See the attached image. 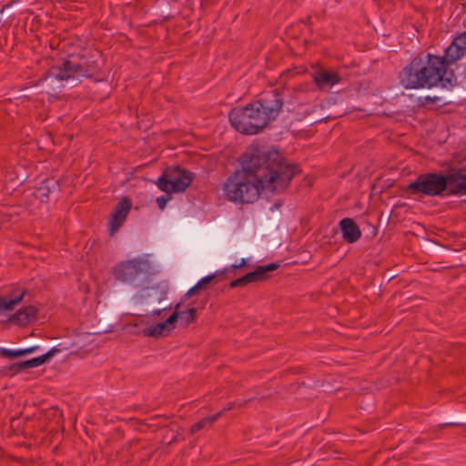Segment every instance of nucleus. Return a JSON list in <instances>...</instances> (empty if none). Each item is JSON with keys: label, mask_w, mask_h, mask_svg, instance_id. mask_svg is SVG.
<instances>
[{"label": "nucleus", "mask_w": 466, "mask_h": 466, "mask_svg": "<svg viewBox=\"0 0 466 466\" xmlns=\"http://www.w3.org/2000/svg\"><path fill=\"white\" fill-rule=\"evenodd\" d=\"M239 163L240 168L228 177L223 187L226 198L234 203H253L264 189L283 192L300 172L280 151L259 144H251Z\"/></svg>", "instance_id": "nucleus-1"}, {"label": "nucleus", "mask_w": 466, "mask_h": 466, "mask_svg": "<svg viewBox=\"0 0 466 466\" xmlns=\"http://www.w3.org/2000/svg\"><path fill=\"white\" fill-rule=\"evenodd\" d=\"M466 55V31L459 34L444 50L443 56L428 53L425 59L414 57L400 73V83L406 89L441 88L454 86L450 66Z\"/></svg>", "instance_id": "nucleus-2"}, {"label": "nucleus", "mask_w": 466, "mask_h": 466, "mask_svg": "<svg viewBox=\"0 0 466 466\" xmlns=\"http://www.w3.org/2000/svg\"><path fill=\"white\" fill-rule=\"evenodd\" d=\"M281 94L275 90L243 106H235L228 113L234 129L244 135H256L275 120L283 107Z\"/></svg>", "instance_id": "nucleus-3"}, {"label": "nucleus", "mask_w": 466, "mask_h": 466, "mask_svg": "<svg viewBox=\"0 0 466 466\" xmlns=\"http://www.w3.org/2000/svg\"><path fill=\"white\" fill-rule=\"evenodd\" d=\"M99 52L93 48H81L78 53L69 54L60 63L54 65L45 73L43 81L52 83L70 79L95 78L99 76L100 68L97 63Z\"/></svg>", "instance_id": "nucleus-4"}, {"label": "nucleus", "mask_w": 466, "mask_h": 466, "mask_svg": "<svg viewBox=\"0 0 466 466\" xmlns=\"http://www.w3.org/2000/svg\"><path fill=\"white\" fill-rule=\"evenodd\" d=\"M154 274L155 269L149 255L120 261L112 268V275L116 280L136 288L140 286L137 282L140 276L149 278Z\"/></svg>", "instance_id": "nucleus-5"}, {"label": "nucleus", "mask_w": 466, "mask_h": 466, "mask_svg": "<svg viewBox=\"0 0 466 466\" xmlns=\"http://www.w3.org/2000/svg\"><path fill=\"white\" fill-rule=\"evenodd\" d=\"M448 190L446 174L441 172L420 174L413 182L406 187V192L410 194H420L429 197L441 196L445 191L448 192Z\"/></svg>", "instance_id": "nucleus-6"}, {"label": "nucleus", "mask_w": 466, "mask_h": 466, "mask_svg": "<svg viewBox=\"0 0 466 466\" xmlns=\"http://www.w3.org/2000/svg\"><path fill=\"white\" fill-rule=\"evenodd\" d=\"M194 174L179 166L167 167L156 181L158 188L167 194L184 192L192 183Z\"/></svg>", "instance_id": "nucleus-7"}, {"label": "nucleus", "mask_w": 466, "mask_h": 466, "mask_svg": "<svg viewBox=\"0 0 466 466\" xmlns=\"http://www.w3.org/2000/svg\"><path fill=\"white\" fill-rule=\"evenodd\" d=\"M449 196H461L466 194V167H453L446 173Z\"/></svg>", "instance_id": "nucleus-8"}, {"label": "nucleus", "mask_w": 466, "mask_h": 466, "mask_svg": "<svg viewBox=\"0 0 466 466\" xmlns=\"http://www.w3.org/2000/svg\"><path fill=\"white\" fill-rule=\"evenodd\" d=\"M131 206V200L127 198H124L117 202L109 220L110 235H114L121 228L130 211Z\"/></svg>", "instance_id": "nucleus-9"}, {"label": "nucleus", "mask_w": 466, "mask_h": 466, "mask_svg": "<svg viewBox=\"0 0 466 466\" xmlns=\"http://www.w3.org/2000/svg\"><path fill=\"white\" fill-rule=\"evenodd\" d=\"M179 318V312H173L165 321L152 325L143 330L146 337L159 338L167 336L175 329V324Z\"/></svg>", "instance_id": "nucleus-10"}, {"label": "nucleus", "mask_w": 466, "mask_h": 466, "mask_svg": "<svg viewBox=\"0 0 466 466\" xmlns=\"http://www.w3.org/2000/svg\"><path fill=\"white\" fill-rule=\"evenodd\" d=\"M60 190V184L58 179L49 177L43 179L40 184L35 188L33 195L35 198L43 203L49 200L50 194Z\"/></svg>", "instance_id": "nucleus-11"}, {"label": "nucleus", "mask_w": 466, "mask_h": 466, "mask_svg": "<svg viewBox=\"0 0 466 466\" xmlns=\"http://www.w3.org/2000/svg\"><path fill=\"white\" fill-rule=\"evenodd\" d=\"M343 239L350 244L355 243L361 238V230L353 218H344L339 223Z\"/></svg>", "instance_id": "nucleus-12"}, {"label": "nucleus", "mask_w": 466, "mask_h": 466, "mask_svg": "<svg viewBox=\"0 0 466 466\" xmlns=\"http://www.w3.org/2000/svg\"><path fill=\"white\" fill-rule=\"evenodd\" d=\"M38 309L33 305L25 306L14 313L8 320L17 326H25L36 319Z\"/></svg>", "instance_id": "nucleus-13"}, {"label": "nucleus", "mask_w": 466, "mask_h": 466, "mask_svg": "<svg viewBox=\"0 0 466 466\" xmlns=\"http://www.w3.org/2000/svg\"><path fill=\"white\" fill-rule=\"evenodd\" d=\"M313 80L319 89L331 88L340 82V76L337 72L322 70L313 75Z\"/></svg>", "instance_id": "nucleus-14"}, {"label": "nucleus", "mask_w": 466, "mask_h": 466, "mask_svg": "<svg viewBox=\"0 0 466 466\" xmlns=\"http://www.w3.org/2000/svg\"><path fill=\"white\" fill-rule=\"evenodd\" d=\"M279 267V265L274 262L257 267L254 271L247 273L249 282L254 283L267 279L269 277L268 273L276 270Z\"/></svg>", "instance_id": "nucleus-15"}, {"label": "nucleus", "mask_w": 466, "mask_h": 466, "mask_svg": "<svg viewBox=\"0 0 466 466\" xmlns=\"http://www.w3.org/2000/svg\"><path fill=\"white\" fill-rule=\"evenodd\" d=\"M224 412L223 410H220L219 412L212 415V416H207L203 418L202 420L197 421L194 423L190 428V433L195 434L198 431H201L207 426H211Z\"/></svg>", "instance_id": "nucleus-16"}, {"label": "nucleus", "mask_w": 466, "mask_h": 466, "mask_svg": "<svg viewBox=\"0 0 466 466\" xmlns=\"http://www.w3.org/2000/svg\"><path fill=\"white\" fill-rule=\"evenodd\" d=\"M38 346H32L26 349L20 350H9V349H0V354L5 358H18L22 356H25L31 354L38 350Z\"/></svg>", "instance_id": "nucleus-17"}, {"label": "nucleus", "mask_w": 466, "mask_h": 466, "mask_svg": "<svg viewBox=\"0 0 466 466\" xmlns=\"http://www.w3.org/2000/svg\"><path fill=\"white\" fill-rule=\"evenodd\" d=\"M59 350L56 348H52L46 353L26 360L28 369L39 367L48 361Z\"/></svg>", "instance_id": "nucleus-18"}, {"label": "nucleus", "mask_w": 466, "mask_h": 466, "mask_svg": "<svg viewBox=\"0 0 466 466\" xmlns=\"http://www.w3.org/2000/svg\"><path fill=\"white\" fill-rule=\"evenodd\" d=\"M179 318L181 319V325L184 327H187L189 324L196 320L197 309L190 308L185 311L179 312Z\"/></svg>", "instance_id": "nucleus-19"}, {"label": "nucleus", "mask_w": 466, "mask_h": 466, "mask_svg": "<svg viewBox=\"0 0 466 466\" xmlns=\"http://www.w3.org/2000/svg\"><path fill=\"white\" fill-rule=\"evenodd\" d=\"M27 294V290L24 288L15 287L10 292L5 294L11 299H15V306L18 305L24 299V297Z\"/></svg>", "instance_id": "nucleus-20"}, {"label": "nucleus", "mask_w": 466, "mask_h": 466, "mask_svg": "<svg viewBox=\"0 0 466 466\" xmlns=\"http://www.w3.org/2000/svg\"><path fill=\"white\" fill-rule=\"evenodd\" d=\"M15 299H11L6 295L0 296V310H13L15 307Z\"/></svg>", "instance_id": "nucleus-21"}, {"label": "nucleus", "mask_w": 466, "mask_h": 466, "mask_svg": "<svg viewBox=\"0 0 466 466\" xmlns=\"http://www.w3.org/2000/svg\"><path fill=\"white\" fill-rule=\"evenodd\" d=\"M248 284H250L248 274L242 276L241 278H238L237 279L232 280L229 283V288L235 289L238 287H244Z\"/></svg>", "instance_id": "nucleus-22"}, {"label": "nucleus", "mask_w": 466, "mask_h": 466, "mask_svg": "<svg viewBox=\"0 0 466 466\" xmlns=\"http://www.w3.org/2000/svg\"><path fill=\"white\" fill-rule=\"evenodd\" d=\"M2 374L4 376H13V375H15L17 373H19V370L17 368V365L16 363H13L7 367H5L2 370H1Z\"/></svg>", "instance_id": "nucleus-23"}, {"label": "nucleus", "mask_w": 466, "mask_h": 466, "mask_svg": "<svg viewBox=\"0 0 466 466\" xmlns=\"http://www.w3.org/2000/svg\"><path fill=\"white\" fill-rule=\"evenodd\" d=\"M219 274L218 273H214V274H210V275H208L204 278H202L197 284V288L198 289H202L206 284H208L211 280H213L217 276H218Z\"/></svg>", "instance_id": "nucleus-24"}, {"label": "nucleus", "mask_w": 466, "mask_h": 466, "mask_svg": "<svg viewBox=\"0 0 466 466\" xmlns=\"http://www.w3.org/2000/svg\"><path fill=\"white\" fill-rule=\"evenodd\" d=\"M440 101H441V97H439V96H425L423 97H420V104L421 106H425V105H428L430 103L437 104Z\"/></svg>", "instance_id": "nucleus-25"}, {"label": "nucleus", "mask_w": 466, "mask_h": 466, "mask_svg": "<svg viewBox=\"0 0 466 466\" xmlns=\"http://www.w3.org/2000/svg\"><path fill=\"white\" fill-rule=\"evenodd\" d=\"M169 200V198L167 196H160L157 198L156 202L157 204V207L159 209L163 210L166 208V205L167 201Z\"/></svg>", "instance_id": "nucleus-26"}, {"label": "nucleus", "mask_w": 466, "mask_h": 466, "mask_svg": "<svg viewBox=\"0 0 466 466\" xmlns=\"http://www.w3.org/2000/svg\"><path fill=\"white\" fill-rule=\"evenodd\" d=\"M198 290V289L197 288V286L195 285L194 287H192L191 289H189L185 294L184 296L182 297V300L183 301H186L187 299H189L190 297H192L197 291Z\"/></svg>", "instance_id": "nucleus-27"}, {"label": "nucleus", "mask_w": 466, "mask_h": 466, "mask_svg": "<svg viewBox=\"0 0 466 466\" xmlns=\"http://www.w3.org/2000/svg\"><path fill=\"white\" fill-rule=\"evenodd\" d=\"M16 365L20 372L24 370L28 369L26 360L16 362Z\"/></svg>", "instance_id": "nucleus-28"}, {"label": "nucleus", "mask_w": 466, "mask_h": 466, "mask_svg": "<svg viewBox=\"0 0 466 466\" xmlns=\"http://www.w3.org/2000/svg\"><path fill=\"white\" fill-rule=\"evenodd\" d=\"M168 308H164L162 309H156L151 312V317H158L163 311L167 310Z\"/></svg>", "instance_id": "nucleus-29"}, {"label": "nucleus", "mask_w": 466, "mask_h": 466, "mask_svg": "<svg viewBox=\"0 0 466 466\" xmlns=\"http://www.w3.org/2000/svg\"><path fill=\"white\" fill-rule=\"evenodd\" d=\"M461 424L458 423V422H447V423L441 424V427L446 428V427H455V426H461Z\"/></svg>", "instance_id": "nucleus-30"}, {"label": "nucleus", "mask_w": 466, "mask_h": 466, "mask_svg": "<svg viewBox=\"0 0 466 466\" xmlns=\"http://www.w3.org/2000/svg\"><path fill=\"white\" fill-rule=\"evenodd\" d=\"M18 1L17 0H13L11 1L10 3L5 5L1 9H0V14L4 12L5 9L8 8L10 5H12L13 4L15 3H17Z\"/></svg>", "instance_id": "nucleus-31"}, {"label": "nucleus", "mask_w": 466, "mask_h": 466, "mask_svg": "<svg viewBox=\"0 0 466 466\" xmlns=\"http://www.w3.org/2000/svg\"><path fill=\"white\" fill-rule=\"evenodd\" d=\"M184 301L181 299L180 302L177 303L174 307V312H180L179 309Z\"/></svg>", "instance_id": "nucleus-32"}, {"label": "nucleus", "mask_w": 466, "mask_h": 466, "mask_svg": "<svg viewBox=\"0 0 466 466\" xmlns=\"http://www.w3.org/2000/svg\"><path fill=\"white\" fill-rule=\"evenodd\" d=\"M240 268L245 266L246 265V260L245 258H242L241 261L239 262V264H238Z\"/></svg>", "instance_id": "nucleus-33"}, {"label": "nucleus", "mask_w": 466, "mask_h": 466, "mask_svg": "<svg viewBox=\"0 0 466 466\" xmlns=\"http://www.w3.org/2000/svg\"><path fill=\"white\" fill-rule=\"evenodd\" d=\"M177 441V436H174L168 442V444H172Z\"/></svg>", "instance_id": "nucleus-34"}, {"label": "nucleus", "mask_w": 466, "mask_h": 466, "mask_svg": "<svg viewBox=\"0 0 466 466\" xmlns=\"http://www.w3.org/2000/svg\"><path fill=\"white\" fill-rule=\"evenodd\" d=\"M230 268H231L232 269H236V268H240V267H239L238 264H233V265H231V266H230Z\"/></svg>", "instance_id": "nucleus-35"}]
</instances>
